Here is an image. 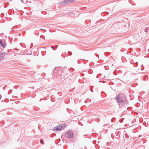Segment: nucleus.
Wrapping results in <instances>:
<instances>
[{
    "mask_svg": "<svg viewBox=\"0 0 149 149\" xmlns=\"http://www.w3.org/2000/svg\"><path fill=\"white\" fill-rule=\"evenodd\" d=\"M144 67L143 66V65L142 64L141 65V70L142 71L144 70Z\"/></svg>",
    "mask_w": 149,
    "mask_h": 149,
    "instance_id": "nucleus-18",
    "label": "nucleus"
},
{
    "mask_svg": "<svg viewBox=\"0 0 149 149\" xmlns=\"http://www.w3.org/2000/svg\"><path fill=\"white\" fill-rule=\"evenodd\" d=\"M149 28H146L144 29V31L145 32L147 33V32L149 29Z\"/></svg>",
    "mask_w": 149,
    "mask_h": 149,
    "instance_id": "nucleus-15",
    "label": "nucleus"
},
{
    "mask_svg": "<svg viewBox=\"0 0 149 149\" xmlns=\"http://www.w3.org/2000/svg\"><path fill=\"white\" fill-rule=\"evenodd\" d=\"M84 59H83V60L82 61H83V63H84V64H86V63H85V62H84Z\"/></svg>",
    "mask_w": 149,
    "mask_h": 149,
    "instance_id": "nucleus-37",
    "label": "nucleus"
},
{
    "mask_svg": "<svg viewBox=\"0 0 149 149\" xmlns=\"http://www.w3.org/2000/svg\"><path fill=\"white\" fill-rule=\"evenodd\" d=\"M4 55L3 54V53L2 52L0 53V61L3 60L4 57Z\"/></svg>",
    "mask_w": 149,
    "mask_h": 149,
    "instance_id": "nucleus-7",
    "label": "nucleus"
},
{
    "mask_svg": "<svg viewBox=\"0 0 149 149\" xmlns=\"http://www.w3.org/2000/svg\"><path fill=\"white\" fill-rule=\"evenodd\" d=\"M116 119V118H112L111 119V122H113V120L115 119Z\"/></svg>",
    "mask_w": 149,
    "mask_h": 149,
    "instance_id": "nucleus-23",
    "label": "nucleus"
},
{
    "mask_svg": "<svg viewBox=\"0 0 149 149\" xmlns=\"http://www.w3.org/2000/svg\"><path fill=\"white\" fill-rule=\"evenodd\" d=\"M58 45H55L54 47H55V48H56V49L58 47Z\"/></svg>",
    "mask_w": 149,
    "mask_h": 149,
    "instance_id": "nucleus-30",
    "label": "nucleus"
},
{
    "mask_svg": "<svg viewBox=\"0 0 149 149\" xmlns=\"http://www.w3.org/2000/svg\"><path fill=\"white\" fill-rule=\"evenodd\" d=\"M95 54L96 55V56H97V55H98L97 54Z\"/></svg>",
    "mask_w": 149,
    "mask_h": 149,
    "instance_id": "nucleus-44",
    "label": "nucleus"
},
{
    "mask_svg": "<svg viewBox=\"0 0 149 149\" xmlns=\"http://www.w3.org/2000/svg\"><path fill=\"white\" fill-rule=\"evenodd\" d=\"M5 88H6V86H4L3 87V90H4Z\"/></svg>",
    "mask_w": 149,
    "mask_h": 149,
    "instance_id": "nucleus-35",
    "label": "nucleus"
},
{
    "mask_svg": "<svg viewBox=\"0 0 149 149\" xmlns=\"http://www.w3.org/2000/svg\"><path fill=\"white\" fill-rule=\"evenodd\" d=\"M72 13L71 12H69L67 14V15H69L70 14H72Z\"/></svg>",
    "mask_w": 149,
    "mask_h": 149,
    "instance_id": "nucleus-31",
    "label": "nucleus"
},
{
    "mask_svg": "<svg viewBox=\"0 0 149 149\" xmlns=\"http://www.w3.org/2000/svg\"><path fill=\"white\" fill-rule=\"evenodd\" d=\"M125 137L126 139H129V136L127 134H125Z\"/></svg>",
    "mask_w": 149,
    "mask_h": 149,
    "instance_id": "nucleus-10",
    "label": "nucleus"
},
{
    "mask_svg": "<svg viewBox=\"0 0 149 149\" xmlns=\"http://www.w3.org/2000/svg\"><path fill=\"white\" fill-rule=\"evenodd\" d=\"M85 103H86L87 102H86V100H85Z\"/></svg>",
    "mask_w": 149,
    "mask_h": 149,
    "instance_id": "nucleus-43",
    "label": "nucleus"
},
{
    "mask_svg": "<svg viewBox=\"0 0 149 149\" xmlns=\"http://www.w3.org/2000/svg\"><path fill=\"white\" fill-rule=\"evenodd\" d=\"M40 142L42 144H44V143L43 142V140L42 139H41L40 140Z\"/></svg>",
    "mask_w": 149,
    "mask_h": 149,
    "instance_id": "nucleus-16",
    "label": "nucleus"
},
{
    "mask_svg": "<svg viewBox=\"0 0 149 149\" xmlns=\"http://www.w3.org/2000/svg\"><path fill=\"white\" fill-rule=\"evenodd\" d=\"M21 1L23 3H24V0H21Z\"/></svg>",
    "mask_w": 149,
    "mask_h": 149,
    "instance_id": "nucleus-33",
    "label": "nucleus"
},
{
    "mask_svg": "<svg viewBox=\"0 0 149 149\" xmlns=\"http://www.w3.org/2000/svg\"><path fill=\"white\" fill-rule=\"evenodd\" d=\"M101 82V81H99V82Z\"/></svg>",
    "mask_w": 149,
    "mask_h": 149,
    "instance_id": "nucleus-47",
    "label": "nucleus"
},
{
    "mask_svg": "<svg viewBox=\"0 0 149 149\" xmlns=\"http://www.w3.org/2000/svg\"><path fill=\"white\" fill-rule=\"evenodd\" d=\"M136 63V67H137V64H138L137 62Z\"/></svg>",
    "mask_w": 149,
    "mask_h": 149,
    "instance_id": "nucleus-39",
    "label": "nucleus"
},
{
    "mask_svg": "<svg viewBox=\"0 0 149 149\" xmlns=\"http://www.w3.org/2000/svg\"><path fill=\"white\" fill-rule=\"evenodd\" d=\"M66 126L65 123L60 124L53 128V130L55 132H58L63 130Z\"/></svg>",
    "mask_w": 149,
    "mask_h": 149,
    "instance_id": "nucleus-3",
    "label": "nucleus"
},
{
    "mask_svg": "<svg viewBox=\"0 0 149 149\" xmlns=\"http://www.w3.org/2000/svg\"><path fill=\"white\" fill-rule=\"evenodd\" d=\"M86 61L87 62H88V60H86Z\"/></svg>",
    "mask_w": 149,
    "mask_h": 149,
    "instance_id": "nucleus-46",
    "label": "nucleus"
},
{
    "mask_svg": "<svg viewBox=\"0 0 149 149\" xmlns=\"http://www.w3.org/2000/svg\"><path fill=\"white\" fill-rule=\"evenodd\" d=\"M1 102H4V100H1Z\"/></svg>",
    "mask_w": 149,
    "mask_h": 149,
    "instance_id": "nucleus-40",
    "label": "nucleus"
},
{
    "mask_svg": "<svg viewBox=\"0 0 149 149\" xmlns=\"http://www.w3.org/2000/svg\"><path fill=\"white\" fill-rule=\"evenodd\" d=\"M69 3L68 0H64L59 2V4L61 5H63Z\"/></svg>",
    "mask_w": 149,
    "mask_h": 149,
    "instance_id": "nucleus-5",
    "label": "nucleus"
},
{
    "mask_svg": "<svg viewBox=\"0 0 149 149\" xmlns=\"http://www.w3.org/2000/svg\"><path fill=\"white\" fill-rule=\"evenodd\" d=\"M42 36H40V37L41 38H42Z\"/></svg>",
    "mask_w": 149,
    "mask_h": 149,
    "instance_id": "nucleus-41",
    "label": "nucleus"
},
{
    "mask_svg": "<svg viewBox=\"0 0 149 149\" xmlns=\"http://www.w3.org/2000/svg\"><path fill=\"white\" fill-rule=\"evenodd\" d=\"M63 70L64 71V70H66V69H67V67H64L63 68Z\"/></svg>",
    "mask_w": 149,
    "mask_h": 149,
    "instance_id": "nucleus-27",
    "label": "nucleus"
},
{
    "mask_svg": "<svg viewBox=\"0 0 149 149\" xmlns=\"http://www.w3.org/2000/svg\"><path fill=\"white\" fill-rule=\"evenodd\" d=\"M140 73V74H143V72H141V73Z\"/></svg>",
    "mask_w": 149,
    "mask_h": 149,
    "instance_id": "nucleus-42",
    "label": "nucleus"
},
{
    "mask_svg": "<svg viewBox=\"0 0 149 149\" xmlns=\"http://www.w3.org/2000/svg\"><path fill=\"white\" fill-rule=\"evenodd\" d=\"M4 15V14L3 13H2L1 14V17H3Z\"/></svg>",
    "mask_w": 149,
    "mask_h": 149,
    "instance_id": "nucleus-24",
    "label": "nucleus"
},
{
    "mask_svg": "<svg viewBox=\"0 0 149 149\" xmlns=\"http://www.w3.org/2000/svg\"><path fill=\"white\" fill-rule=\"evenodd\" d=\"M101 74H97V76H96V77L97 78H98V77H99V76H98V75H99V76H100V75H101Z\"/></svg>",
    "mask_w": 149,
    "mask_h": 149,
    "instance_id": "nucleus-25",
    "label": "nucleus"
},
{
    "mask_svg": "<svg viewBox=\"0 0 149 149\" xmlns=\"http://www.w3.org/2000/svg\"><path fill=\"white\" fill-rule=\"evenodd\" d=\"M4 101L6 102H8L9 101V99L7 98L5 99Z\"/></svg>",
    "mask_w": 149,
    "mask_h": 149,
    "instance_id": "nucleus-20",
    "label": "nucleus"
},
{
    "mask_svg": "<svg viewBox=\"0 0 149 149\" xmlns=\"http://www.w3.org/2000/svg\"><path fill=\"white\" fill-rule=\"evenodd\" d=\"M80 60H78L77 61L78 63V64L80 63Z\"/></svg>",
    "mask_w": 149,
    "mask_h": 149,
    "instance_id": "nucleus-29",
    "label": "nucleus"
},
{
    "mask_svg": "<svg viewBox=\"0 0 149 149\" xmlns=\"http://www.w3.org/2000/svg\"><path fill=\"white\" fill-rule=\"evenodd\" d=\"M116 137H117L118 136V134H116Z\"/></svg>",
    "mask_w": 149,
    "mask_h": 149,
    "instance_id": "nucleus-36",
    "label": "nucleus"
},
{
    "mask_svg": "<svg viewBox=\"0 0 149 149\" xmlns=\"http://www.w3.org/2000/svg\"><path fill=\"white\" fill-rule=\"evenodd\" d=\"M68 54L69 56H71L72 55V52H71L68 51Z\"/></svg>",
    "mask_w": 149,
    "mask_h": 149,
    "instance_id": "nucleus-19",
    "label": "nucleus"
},
{
    "mask_svg": "<svg viewBox=\"0 0 149 149\" xmlns=\"http://www.w3.org/2000/svg\"><path fill=\"white\" fill-rule=\"evenodd\" d=\"M18 28V26L17 25H16L15 26H14L12 28V29H16Z\"/></svg>",
    "mask_w": 149,
    "mask_h": 149,
    "instance_id": "nucleus-14",
    "label": "nucleus"
},
{
    "mask_svg": "<svg viewBox=\"0 0 149 149\" xmlns=\"http://www.w3.org/2000/svg\"><path fill=\"white\" fill-rule=\"evenodd\" d=\"M2 97L1 95L0 94V100L1 99Z\"/></svg>",
    "mask_w": 149,
    "mask_h": 149,
    "instance_id": "nucleus-34",
    "label": "nucleus"
},
{
    "mask_svg": "<svg viewBox=\"0 0 149 149\" xmlns=\"http://www.w3.org/2000/svg\"><path fill=\"white\" fill-rule=\"evenodd\" d=\"M13 91V90L12 89H10V90H9L8 91V95H9L10 94V93L12 92Z\"/></svg>",
    "mask_w": 149,
    "mask_h": 149,
    "instance_id": "nucleus-13",
    "label": "nucleus"
},
{
    "mask_svg": "<svg viewBox=\"0 0 149 149\" xmlns=\"http://www.w3.org/2000/svg\"><path fill=\"white\" fill-rule=\"evenodd\" d=\"M51 48H52L54 50H56V48H55V47L54 48L52 46H51Z\"/></svg>",
    "mask_w": 149,
    "mask_h": 149,
    "instance_id": "nucleus-22",
    "label": "nucleus"
},
{
    "mask_svg": "<svg viewBox=\"0 0 149 149\" xmlns=\"http://www.w3.org/2000/svg\"><path fill=\"white\" fill-rule=\"evenodd\" d=\"M18 35L19 36H20L21 35V33H19Z\"/></svg>",
    "mask_w": 149,
    "mask_h": 149,
    "instance_id": "nucleus-38",
    "label": "nucleus"
},
{
    "mask_svg": "<svg viewBox=\"0 0 149 149\" xmlns=\"http://www.w3.org/2000/svg\"><path fill=\"white\" fill-rule=\"evenodd\" d=\"M66 73V72L62 70V67H59L55 68L54 73H52V76L54 75H58L60 77L61 76V78H63L64 79L65 77V74Z\"/></svg>",
    "mask_w": 149,
    "mask_h": 149,
    "instance_id": "nucleus-2",
    "label": "nucleus"
},
{
    "mask_svg": "<svg viewBox=\"0 0 149 149\" xmlns=\"http://www.w3.org/2000/svg\"><path fill=\"white\" fill-rule=\"evenodd\" d=\"M45 73H43L42 74V75L43 76H45Z\"/></svg>",
    "mask_w": 149,
    "mask_h": 149,
    "instance_id": "nucleus-28",
    "label": "nucleus"
},
{
    "mask_svg": "<svg viewBox=\"0 0 149 149\" xmlns=\"http://www.w3.org/2000/svg\"><path fill=\"white\" fill-rule=\"evenodd\" d=\"M65 136L68 139H71L73 138L74 132L72 130H69L66 131L65 133Z\"/></svg>",
    "mask_w": 149,
    "mask_h": 149,
    "instance_id": "nucleus-4",
    "label": "nucleus"
},
{
    "mask_svg": "<svg viewBox=\"0 0 149 149\" xmlns=\"http://www.w3.org/2000/svg\"><path fill=\"white\" fill-rule=\"evenodd\" d=\"M0 44L3 47V48H5L6 45V44L5 42L3 43L2 40H0Z\"/></svg>",
    "mask_w": 149,
    "mask_h": 149,
    "instance_id": "nucleus-6",
    "label": "nucleus"
},
{
    "mask_svg": "<svg viewBox=\"0 0 149 149\" xmlns=\"http://www.w3.org/2000/svg\"><path fill=\"white\" fill-rule=\"evenodd\" d=\"M115 98L118 103H123L122 105L123 106H127L129 104L128 101L127 100V97L123 94H118L116 95Z\"/></svg>",
    "mask_w": 149,
    "mask_h": 149,
    "instance_id": "nucleus-1",
    "label": "nucleus"
},
{
    "mask_svg": "<svg viewBox=\"0 0 149 149\" xmlns=\"http://www.w3.org/2000/svg\"><path fill=\"white\" fill-rule=\"evenodd\" d=\"M126 12H125V14H129V12H128L127 11H126Z\"/></svg>",
    "mask_w": 149,
    "mask_h": 149,
    "instance_id": "nucleus-26",
    "label": "nucleus"
},
{
    "mask_svg": "<svg viewBox=\"0 0 149 149\" xmlns=\"http://www.w3.org/2000/svg\"><path fill=\"white\" fill-rule=\"evenodd\" d=\"M10 52V51L9 50V49H8V53H6V52H2V53H3V54H4V56H5V55H7V54H8V53L9 52Z\"/></svg>",
    "mask_w": 149,
    "mask_h": 149,
    "instance_id": "nucleus-11",
    "label": "nucleus"
},
{
    "mask_svg": "<svg viewBox=\"0 0 149 149\" xmlns=\"http://www.w3.org/2000/svg\"><path fill=\"white\" fill-rule=\"evenodd\" d=\"M46 51H42L41 52V53L43 56H44L45 54Z\"/></svg>",
    "mask_w": 149,
    "mask_h": 149,
    "instance_id": "nucleus-12",
    "label": "nucleus"
},
{
    "mask_svg": "<svg viewBox=\"0 0 149 149\" xmlns=\"http://www.w3.org/2000/svg\"><path fill=\"white\" fill-rule=\"evenodd\" d=\"M79 124L80 125H82V126H83V124H82V123H80V124H79Z\"/></svg>",
    "mask_w": 149,
    "mask_h": 149,
    "instance_id": "nucleus-32",
    "label": "nucleus"
},
{
    "mask_svg": "<svg viewBox=\"0 0 149 149\" xmlns=\"http://www.w3.org/2000/svg\"><path fill=\"white\" fill-rule=\"evenodd\" d=\"M85 23L87 24L86 25L87 26H89L91 24V20H86L85 21Z\"/></svg>",
    "mask_w": 149,
    "mask_h": 149,
    "instance_id": "nucleus-9",
    "label": "nucleus"
},
{
    "mask_svg": "<svg viewBox=\"0 0 149 149\" xmlns=\"http://www.w3.org/2000/svg\"><path fill=\"white\" fill-rule=\"evenodd\" d=\"M88 100H89L90 101H91V100L90 99H88Z\"/></svg>",
    "mask_w": 149,
    "mask_h": 149,
    "instance_id": "nucleus-45",
    "label": "nucleus"
},
{
    "mask_svg": "<svg viewBox=\"0 0 149 149\" xmlns=\"http://www.w3.org/2000/svg\"><path fill=\"white\" fill-rule=\"evenodd\" d=\"M69 1V3H72L74 2L76 0H68Z\"/></svg>",
    "mask_w": 149,
    "mask_h": 149,
    "instance_id": "nucleus-17",
    "label": "nucleus"
},
{
    "mask_svg": "<svg viewBox=\"0 0 149 149\" xmlns=\"http://www.w3.org/2000/svg\"><path fill=\"white\" fill-rule=\"evenodd\" d=\"M93 86H90V91H91L93 93V91L92 89H91V88H93Z\"/></svg>",
    "mask_w": 149,
    "mask_h": 149,
    "instance_id": "nucleus-21",
    "label": "nucleus"
},
{
    "mask_svg": "<svg viewBox=\"0 0 149 149\" xmlns=\"http://www.w3.org/2000/svg\"><path fill=\"white\" fill-rule=\"evenodd\" d=\"M148 78L147 75H145L144 76L143 78V80L144 81H147L148 80Z\"/></svg>",
    "mask_w": 149,
    "mask_h": 149,
    "instance_id": "nucleus-8",
    "label": "nucleus"
}]
</instances>
